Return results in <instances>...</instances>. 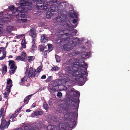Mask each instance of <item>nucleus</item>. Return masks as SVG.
Segmentation results:
<instances>
[{
	"label": "nucleus",
	"instance_id": "9d476101",
	"mask_svg": "<svg viewBox=\"0 0 130 130\" xmlns=\"http://www.w3.org/2000/svg\"><path fill=\"white\" fill-rule=\"evenodd\" d=\"M66 18V16L65 15H62L60 16H58L56 18L57 22L61 23L63 24Z\"/></svg>",
	"mask_w": 130,
	"mask_h": 130
},
{
	"label": "nucleus",
	"instance_id": "774afa93",
	"mask_svg": "<svg viewBox=\"0 0 130 130\" xmlns=\"http://www.w3.org/2000/svg\"><path fill=\"white\" fill-rule=\"evenodd\" d=\"M2 100V98L1 96L0 95V101H1Z\"/></svg>",
	"mask_w": 130,
	"mask_h": 130
},
{
	"label": "nucleus",
	"instance_id": "6e6552de",
	"mask_svg": "<svg viewBox=\"0 0 130 130\" xmlns=\"http://www.w3.org/2000/svg\"><path fill=\"white\" fill-rule=\"evenodd\" d=\"M61 81L59 79H56L54 81V83H56V84H54L52 85V87L51 88L52 90L54 91H58L59 90V86L61 85Z\"/></svg>",
	"mask_w": 130,
	"mask_h": 130
},
{
	"label": "nucleus",
	"instance_id": "cd10ccee",
	"mask_svg": "<svg viewBox=\"0 0 130 130\" xmlns=\"http://www.w3.org/2000/svg\"><path fill=\"white\" fill-rule=\"evenodd\" d=\"M27 60L29 62L32 61L35 59V57L34 56H29L27 57Z\"/></svg>",
	"mask_w": 130,
	"mask_h": 130
},
{
	"label": "nucleus",
	"instance_id": "2f4dec72",
	"mask_svg": "<svg viewBox=\"0 0 130 130\" xmlns=\"http://www.w3.org/2000/svg\"><path fill=\"white\" fill-rule=\"evenodd\" d=\"M18 14V16H19V17H21L22 18H24L26 16L25 14L24 13H19ZM16 16L17 17L18 16L17 14L16 15Z\"/></svg>",
	"mask_w": 130,
	"mask_h": 130
},
{
	"label": "nucleus",
	"instance_id": "0e129e2a",
	"mask_svg": "<svg viewBox=\"0 0 130 130\" xmlns=\"http://www.w3.org/2000/svg\"><path fill=\"white\" fill-rule=\"evenodd\" d=\"M32 106L33 107H35L36 106V105L35 104H33L32 105Z\"/></svg>",
	"mask_w": 130,
	"mask_h": 130
},
{
	"label": "nucleus",
	"instance_id": "423d86ee",
	"mask_svg": "<svg viewBox=\"0 0 130 130\" xmlns=\"http://www.w3.org/2000/svg\"><path fill=\"white\" fill-rule=\"evenodd\" d=\"M54 114L52 115L51 116H49L48 120V121L54 124H57V126L58 125L60 124L61 123H62L61 122V121L60 120L62 121L63 117H60L59 118L58 117H56L54 115Z\"/></svg>",
	"mask_w": 130,
	"mask_h": 130
},
{
	"label": "nucleus",
	"instance_id": "338daca9",
	"mask_svg": "<svg viewBox=\"0 0 130 130\" xmlns=\"http://www.w3.org/2000/svg\"><path fill=\"white\" fill-rule=\"evenodd\" d=\"M4 48L3 47H0V49L1 50H2L3 49H4Z\"/></svg>",
	"mask_w": 130,
	"mask_h": 130
},
{
	"label": "nucleus",
	"instance_id": "c756f323",
	"mask_svg": "<svg viewBox=\"0 0 130 130\" xmlns=\"http://www.w3.org/2000/svg\"><path fill=\"white\" fill-rule=\"evenodd\" d=\"M85 54L84 55H82V57L84 59H86L89 56L90 54V53L89 52L87 53H85Z\"/></svg>",
	"mask_w": 130,
	"mask_h": 130
},
{
	"label": "nucleus",
	"instance_id": "a878e982",
	"mask_svg": "<svg viewBox=\"0 0 130 130\" xmlns=\"http://www.w3.org/2000/svg\"><path fill=\"white\" fill-rule=\"evenodd\" d=\"M7 71V68L6 65H4L2 69V74L3 75L5 74Z\"/></svg>",
	"mask_w": 130,
	"mask_h": 130
},
{
	"label": "nucleus",
	"instance_id": "a18cd8bd",
	"mask_svg": "<svg viewBox=\"0 0 130 130\" xmlns=\"http://www.w3.org/2000/svg\"><path fill=\"white\" fill-rule=\"evenodd\" d=\"M62 95V93L60 92H58L57 93V96L59 98H60Z\"/></svg>",
	"mask_w": 130,
	"mask_h": 130
},
{
	"label": "nucleus",
	"instance_id": "e433bc0d",
	"mask_svg": "<svg viewBox=\"0 0 130 130\" xmlns=\"http://www.w3.org/2000/svg\"><path fill=\"white\" fill-rule=\"evenodd\" d=\"M52 79V76H50L48 77L45 80L46 82H48L51 81Z\"/></svg>",
	"mask_w": 130,
	"mask_h": 130
},
{
	"label": "nucleus",
	"instance_id": "a19ab883",
	"mask_svg": "<svg viewBox=\"0 0 130 130\" xmlns=\"http://www.w3.org/2000/svg\"><path fill=\"white\" fill-rule=\"evenodd\" d=\"M6 110H4V108H2L0 110V114H5L6 112Z\"/></svg>",
	"mask_w": 130,
	"mask_h": 130
},
{
	"label": "nucleus",
	"instance_id": "13d9d810",
	"mask_svg": "<svg viewBox=\"0 0 130 130\" xmlns=\"http://www.w3.org/2000/svg\"><path fill=\"white\" fill-rule=\"evenodd\" d=\"M20 20V21H22V22H27V20L25 19H22V20Z\"/></svg>",
	"mask_w": 130,
	"mask_h": 130
},
{
	"label": "nucleus",
	"instance_id": "c9c22d12",
	"mask_svg": "<svg viewBox=\"0 0 130 130\" xmlns=\"http://www.w3.org/2000/svg\"><path fill=\"white\" fill-rule=\"evenodd\" d=\"M49 2L52 5L53 3H58V0H50Z\"/></svg>",
	"mask_w": 130,
	"mask_h": 130
},
{
	"label": "nucleus",
	"instance_id": "6e6d98bb",
	"mask_svg": "<svg viewBox=\"0 0 130 130\" xmlns=\"http://www.w3.org/2000/svg\"><path fill=\"white\" fill-rule=\"evenodd\" d=\"M46 78V76L45 75H43L41 77V79H44Z\"/></svg>",
	"mask_w": 130,
	"mask_h": 130
},
{
	"label": "nucleus",
	"instance_id": "f03ea898",
	"mask_svg": "<svg viewBox=\"0 0 130 130\" xmlns=\"http://www.w3.org/2000/svg\"><path fill=\"white\" fill-rule=\"evenodd\" d=\"M79 102V100L76 99L69 100L68 102V104L65 103L60 104L58 106V111L59 113L66 114H78Z\"/></svg>",
	"mask_w": 130,
	"mask_h": 130
},
{
	"label": "nucleus",
	"instance_id": "aec40b11",
	"mask_svg": "<svg viewBox=\"0 0 130 130\" xmlns=\"http://www.w3.org/2000/svg\"><path fill=\"white\" fill-rule=\"evenodd\" d=\"M36 30L33 28H32L30 30V35L32 37L33 40L36 37Z\"/></svg>",
	"mask_w": 130,
	"mask_h": 130
},
{
	"label": "nucleus",
	"instance_id": "4c0bfd02",
	"mask_svg": "<svg viewBox=\"0 0 130 130\" xmlns=\"http://www.w3.org/2000/svg\"><path fill=\"white\" fill-rule=\"evenodd\" d=\"M43 112L42 111L41 109H39L38 110L36 111V112H34L33 114H43Z\"/></svg>",
	"mask_w": 130,
	"mask_h": 130
},
{
	"label": "nucleus",
	"instance_id": "9b49d317",
	"mask_svg": "<svg viewBox=\"0 0 130 130\" xmlns=\"http://www.w3.org/2000/svg\"><path fill=\"white\" fill-rule=\"evenodd\" d=\"M66 4L65 3L61 2L57 7L58 11H60V12H62V11L64 10L66 8Z\"/></svg>",
	"mask_w": 130,
	"mask_h": 130
},
{
	"label": "nucleus",
	"instance_id": "ea45409f",
	"mask_svg": "<svg viewBox=\"0 0 130 130\" xmlns=\"http://www.w3.org/2000/svg\"><path fill=\"white\" fill-rule=\"evenodd\" d=\"M59 69V68L57 67H53L52 69L51 70L52 71H58Z\"/></svg>",
	"mask_w": 130,
	"mask_h": 130
},
{
	"label": "nucleus",
	"instance_id": "4be33fe9",
	"mask_svg": "<svg viewBox=\"0 0 130 130\" xmlns=\"http://www.w3.org/2000/svg\"><path fill=\"white\" fill-rule=\"evenodd\" d=\"M35 42L34 39H33L32 41V47L30 48V51L32 53H34V51L36 50V47L35 45Z\"/></svg>",
	"mask_w": 130,
	"mask_h": 130
},
{
	"label": "nucleus",
	"instance_id": "bf43d9fd",
	"mask_svg": "<svg viewBox=\"0 0 130 130\" xmlns=\"http://www.w3.org/2000/svg\"><path fill=\"white\" fill-rule=\"evenodd\" d=\"M21 45L22 46V47L24 48H25L26 47V46L25 45V44H24L23 43H22V44H21Z\"/></svg>",
	"mask_w": 130,
	"mask_h": 130
},
{
	"label": "nucleus",
	"instance_id": "e2e57ef3",
	"mask_svg": "<svg viewBox=\"0 0 130 130\" xmlns=\"http://www.w3.org/2000/svg\"><path fill=\"white\" fill-rule=\"evenodd\" d=\"M31 110H30L29 109L26 110V112H29L31 111Z\"/></svg>",
	"mask_w": 130,
	"mask_h": 130
},
{
	"label": "nucleus",
	"instance_id": "09e8293b",
	"mask_svg": "<svg viewBox=\"0 0 130 130\" xmlns=\"http://www.w3.org/2000/svg\"><path fill=\"white\" fill-rule=\"evenodd\" d=\"M15 70H16L12 69V70H11L10 71V74H11V75L13 74H14V72L15 71Z\"/></svg>",
	"mask_w": 130,
	"mask_h": 130
},
{
	"label": "nucleus",
	"instance_id": "3c124183",
	"mask_svg": "<svg viewBox=\"0 0 130 130\" xmlns=\"http://www.w3.org/2000/svg\"><path fill=\"white\" fill-rule=\"evenodd\" d=\"M3 94L4 95V97L5 98L8 97V94L6 92H5Z\"/></svg>",
	"mask_w": 130,
	"mask_h": 130
},
{
	"label": "nucleus",
	"instance_id": "f3484780",
	"mask_svg": "<svg viewBox=\"0 0 130 130\" xmlns=\"http://www.w3.org/2000/svg\"><path fill=\"white\" fill-rule=\"evenodd\" d=\"M34 95L33 94L29 95L26 96L24 100V103L22 105L24 106V105H26L28 103L29 100L30 99L31 97Z\"/></svg>",
	"mask_w": 130,
	"mask_h": 130
},
{
	"label": "nucleus",
	"instance_id": "bb28decb",
	"mask_svg": "<svg viewBox=\"0 0 130 130\" xmlns=\"http://www.w3.org/2000/svg\"><path fill=\"white\" fill-rule=\"evenodd\" d=\"M16 60H19L24 61H26L25 58L19 56H17Z\"/></svg>",
	"mask_w": 130,
	"mask_h": 130
},
{
	"label": "nucleus",
	"instance_id": "393cba45",
	"mask_svg": "<svg viewBox=\"0 0 130 130\" xmlns=\"http://www.w3.org/2000/svg\"><path fill=\"white\" fill-rule=\"evenodd\" d=\"M9 9L10 10L13 12H14V13L17 12L18 11V8H15L13 5L10 6L9 7Z\"/></svg>",
	"mask_w": 130,
	"mask_h": 130
},
{
	"label": "nucleus",
	"instance_id": "412c9836",
	"mask_svg": "<svg viewBox=\"0 0 130 130\" xmlns=\"http://www.w3.org/2000/svg\"><path fill=\"white\" fill-rule=\"evenodd\" d=\"M41 42L45 43L48 41L46 35L45 34H42L41 35Z\"/></svg>",
	"mask_w": 130,
	"mask_h": 130
},
{
	"label": "nucleus",
	"instance_id": "473e14b6",
	"mask_svg": "<svg viewBox=\"0 0 130 130\" xmlns=\"http://www.w3.org/2000/svg\"><path fill=\"white\" fill-rule=\"evenodd\" d=\"M48 51L50 52L53 50V45L50 44H48Z\"/></svg>",
	"mask_w": 130,
	"mask_h": 130
},
{
	"label": "nucleus",
	"instance_id": "c85d7f7f",
	"mask_svg": "<svg viewBox=\"0 0 130 130\" xmlns=\"http://www.w3.org/2000/svg\"><path fill=\"white\" fill-rule=\"evenodd\" d=\"M55 57L57 62H59L61 61V59L60 57L58 55L56 54L55 55Z\"/></svg>",
	"mask_w": 130,
	"mask_h": 130
},
{
	"label": "nucleus",
	"instance_id": "4468645a",
	"mask_svg": "<svg viewBox=\"0 0 130 130\" xmlns=\"http://www.w3.org/2000/svg\"><path fill=\"white\" fill-rule=\"evenodd\" d=\"M57 127L59 128L58 130H69V127L63 123H61L58 125Z\"/></svg>",
	"mask_w": 130,
	"mask_h": 130
},
{
	"label": "nucleus",
	"instance_id": "8fccbe9b",
	"mask_svg": "<svg viewBox=\"0 0 130 130\" xmlns=\"http://www.w3.org/2000/svg\"><path fill=\"white\" fill-rule=\"evenodd\" d=\"M5 116V114H0V117H2L1 120V121L5 120L3 119Z\"/></svg>",
	"mask_w": 130,
	"mask_h": 130
},
{
	"label": "nucleus",
	"instance_id": "7c9ffc66",
	"mask_svg": "<svg viewBox=\"0 0 130 130\" xmlns=\"http://www.w3.org/2000/svg\"><path fill=\"white\" fill-rule=\"evenodd\" d=\"M12 86V84H10L9 86H7L6 87V91L9 93L10 92V88Z\"/></svg>",
	"mask_w": 130,
	"mask_h": 130
},
{
	"label": "nucleus",
	"instance_id": "5701e85b",
	"mask_svg": "<svg viewBox=\"0 0 130 130\" xmlns=\"http://www.w3.org/2000/svg\"><path fill=\"white\" fill-rule=\"evenodd\" d=\"M29 126L28 125L25 124L24 125V128L25 130H38L36 129V128L33 127L31 128L29 127Z\"/></svg>",
	"mask_w": 130,
	"mask_h": 130
},
{
	"label": "nucleus",
	"instance_id": "680f3d73",
	"mask_svg": "<svg viewBox=\"0 0 130 130\" xmlns=\"http://www.w3.org/2000/svg\"><path fill=\"white\" fill-rule=\"evenodd\" d=\"M3 15V13L2 12H0V17H2V16Z\"/></svg>",
	"mask_w": 130,
	"mask_h": 130
},
{
	"label": "nucleus",
	"instance_id": "c03bdc74",
	"mask_svg": "<svg viewBox=\"0 0 130 130\" xmlns=\"http://www.w3.org/2000/svg\"><path fill=\"white\" fill-rule=\"evenodd\" d=\"M7 84L8 85H9L10 84H12V82L11 79H9L7 80Z\"/></svg>",
	"mask_w": 130,
	"mask_h": 130
},
{
	"label": "nucleus",
	"instance_id": "79ce46f5",
	"mask_svg": "<svg viewBox=\"0 0 130 130\" xmlns=\"http://www.w3.org/2000/svg\"><path fill=\"white\" fill-rule=\"evenodd\" d=\"M48 51L47 50H46L43 53V55L45 58H46L47 57V52Z\"/></svg>",
	"mask_w": 130,
	"mask_h": 130
},
{
	"label": "nucleus",
	"instance_id": "58836bf2",
	"mask_svg": "<svg viewBox=\"0 0 130 130\" xmlns=\"http://www.w3.org/2000/svg\"><path fill=\"white\" fill-rule=\"evenodd\" d=\"M63 26H64L66 27V28H68L71 27V25L70 24H68L66 23L64 24Z\"/></svg>",
	"mask_w": 130,
	"mask_h": 130
},
{
	"label": "nucleus",
	"instance_id": "864d4df0",
	"mask_svg": "<svg viewBox=\"0 0 130 130\" xmlns=\"http://www.w3.org/2000/svg\"><path fill=\"white\" fill-rule=\"evenodd\" d=\"M44 47L43 46H41L40 48V50L41 51H43V50H44Z\"/></svg>",
	"mask_w": 130,
	"mask_h": 130
},
{
	"label": "nucleus",
	"instance_id": "4d7b16f0",
	"mask_svg": "<svg viewBox=\"0 0 130 130\" xmlns=\"http://www.w3.org/2000/svg\"><path fill=\"white\" fill-rule=\"evenodd\" d=\"M20 20H22V19H19L17 20L16 21V22L17 23H21L22 21H20Z\"/></svg>",
	"mask_w": 130,
	"mask_h": 130
},
{
	"label": "nucleus",
	"instance_id": "603ef678",
	"mask_svg": "<svg viewBox=\"0 0 130 130\" xmlns=\"http://www.w3.org/2000/svg\"><path fill=\"white\" fill-rule=\"evenodd\" d=\"M22 43L24 44H26V43L25 42V38H24V39H23L21 42V44H22Z\"/></svg>",
	"mask_w": 130,
	"mask_h": 130
},
{
	"label": "nucleus",
	"instance_id": "052dcab7",
	"mask_svg": "<svg viewBox=\"0 0 130 130\" xmlns=\"http://www.w3.org/2000/svg\"><path fill=\"white\" fill-rule=\"evenodd\" d=\"M26 72H25V74H27H27H26V73L28 71V67H27L26 68Z\"/></svg>",
	"mask_w": 130,
	"mask_h": 130
},
{
	"label": "nucleus",
	"instance_id": "de8ad7c7",
	"mask_svg": "<svg viewBox=\"0 0 130 130\" xmlns=\"http://www.w3.org/2000/svg\"><path fill=\"white\" fill-rule=\"evenodd\" d=\"M18 114H12V115L10 117V119H13L16 117Z\"/></svg>",
	"mask_w": 130,
	"mask_h": 130
},
{
	"label": "nucleus",
	"instance_id": "1a4fd4ad",
	"mask_svg": "<svg viewBox=\"0 0 130 130\" xmlns=\"http://www.w3.org/2000/svg\"><path fill=\"white\" fill-rule=\"evenodd\" d=\"M1 123L0 126V128L1 129L4 130L7 128L9 125L10 120H8L7 121L4 120L1 121Z\"/></svg>",
	"mask_w": 130,
	"mask_h": 130
},
{
	"label": "nucleus",
	"instance_id": "dca6fc26",
	"mask_svg": "<svg viewBox=\"0 0 130 130\" xmlns=\"http://www.w3.org/2000/svg\"><path fill=\"white\" fill-rule=\"evenodd\" d=\"M79 95H80V94L78 92L72 89L70 90V95L71 97H76Z\"/></svg>",
	"mask_w": 130,
	"mask_h": 130
},
{
	"label": "nucleus",
	"instance_id": "a211bd4d",
	"mask_svg": "<svg viewBox=\"0 0 130 130\" xmlns=\"http://www.w3.org/2000/svg\"><path fill=\"white\" fill-rule=\"evenodd\" d=\"M8 64L9 66L11 64L10 67V69L16 70L17 68V67L16 66H15V64L13 60L9 61Z\"/></svg>",
	"mask_w": 130,
	"mask_h": 130
},
{
	"label": "nucleus",
	"instance_id": "ddd939ff",
	"mask_svg": "<svg viewBox=\"0 0 130 130\" xmlns=\"http://www.w3.org/2000/svg\"><path fill=\"white\" fill-rule=\"evenodd\" d=\"M55 11L53 10L52 9H49L48 10V11L47 12L46 17L48 19L50 18H51L54 16L56 13H54Z\"/></svg>",
	"mask_w": 130,
	"mask_h": 130
},
{
	"label": "nucleus",
	"instance_id": "6ab92c4d",
	"mask_svg": "<svg viewBox=\"0 0 130 130\" xmlns=\"http://www.w3.org/2000/svg\"><path fill=\"white\" fill-rule=\"evenodd\" d=\"M57 127L55 125H49L47 126V130H58L59 128Z\"/></svg>",
	"mask_w": 130,
	"mask_h": 130
},
{
	"label": "nucleus",
	"instance_id": "37998d69",
	"mask_svg": "<svg viewBox=\"0 0 130 130\" xmlns=\"http://www.w3.org/2000/svg\"><path fill=\"white\" fill-rule=\"evenodd\" d=\"M24 107V105H22L20 108L18 109L15 111V113H18L21 110L22 108Z\"/></svg>",
	"mask_w": 130,
	"mask_h": 130
},
{
	"label": "nucleus",
	"instance_id": "5fc2aeb1",
	"mask_svg": "<svg viewBox=\"0 0 130 130\" xmlns=\"http://www.w3.org/2000/svg\"><path fill=\"white\" fill-rule=\"evenodd\" d=\"M77 21L76 19H74L72 20V22L73 24L75 23Z\"/></svg>",
	"mask_w": 130,
	"mask_h": 130
},
{
	"label": "nucleus",
	"instance_id": "72a5a7b5",
	"mask_svg": "<svg viewBox=\"0 0 130 130\" xmlns=\"http://www.w3.org/2000/svg\"><path fill=\"white\" fill-rule=\"evenodd\" d=\"M43 106L44 109L46 111L48 110V104L46 102L44 103Z\"/></svg>",
	"mask_w": 130,
	"mask_h": 130
},
{
	"label": "nucleus",
	"instance_id": "0eeeda50",
	"mask_svg": "<svg viewBox=\"0 0 130 130\" xmlns=\"http://www.w3.org/2000/svg\"><path fill=\"white\" fill-rule=\"evenodd\" d=\"M35 2L36 3V8L38 9L43 10L44 11H47V10L48 9L47 3L46 2L45 3V2H44V3L42 4V0H37V1Z\"/></svg>",
	"mask_w": 130,
	"mask_h": 130
},
{
	"label": "nucleus",
	"instance_id": "f8f14e48",
	"mask_svg": "<svg viewBox=\"0 0 130 130\" xmlns=\"http://www.w3.org/2000/svg\"><path fill=\"white\" fill-rule=\"evenodd\" d=\"M20 5L22 6H27L30 7H31L32 5V1L31 0H27L26 1H22L21 2Z\"/></svg>",
	"mask_w": 130,
	"mask_h": 130
},
{
	"label": "nucleus",
	"instance_id": "39448f33",
	"mask_svg": "<svg viewBox=\"0 0 130 130\" xmlns=\"http://www.w3.org/2000/svg\"><path fill=\"white\" fill-rule=\"evenodd\" d=\"M42 68V66H40L37 68V71L36 69H33L32 67H30L28 70L29 71L28 74V78L30 79V78L37 77Z\"/></svg>",
	"mask_w": 130,
	"mask_h": 130
},
{
	"label": "nucleus",
	"instance_id": "7ed1b4c3",
	"mask_svg": "<svg viewBox=\"0 0 130 130\" xmlns=\"http://www.w3.org/2000/svg\"><path fill=\"white\" fill-rule=\"evenodd\" d=\"M71 34L70 32V30L68 29L61 31L59 32V35H61L62 36H63L65 37L64 38V40L68 42L63 46V48L65 50H70L73 49L75 46L73 44V42H75L72 36H70L68 37H64L70 35Z\"/></svg>",
	"mask_w": 130,
	"mask_h": 130
},
{
	"label": "nucleus",
	"instance_id": "49530a36",
	"mask_svg": "<svg viewBox=\"0 0 130 130\" xmlns=\"http://www.w3.org/2000/svg\"><path fill=\"white\" fill-rule=\"evenodd\" d=\"M21 55L22 56L26 57L27 54L25 52H22L21 54Z\"/></svg>",
	"mask_w": 130,
	"mask_h": 130
},
{
	"label": "nucleus",
	"instance_id": "20e7f679",
	"mask_svg": "<svg viewBox=\"0 0 130 130\" xmlns=\"http://www.w3.org/2000/svg\"><path fill=\"white\" fill-rule=\"evenodd\" d=\"M78 114H60V116L63 117L62 121H64L66 122V123H63L66 126L69 127V130L70 128H73L76 125V123L75 120V118L74 116L77 115L78 116Z\"/></svg>",
	"mask_w": 130,
	"mask_h": 130
},
{
	"label": "nucleus",
	"instance_id": "2eb2a0df",
	"mask_svg": "<svg viewBox=\"0 0 130 130\" xmlns=\"http://www.w3.org/2000/svg\"><path fill=\"white\" fill-rule=\"evenodd\" d=\"M68 15L69 17L72 18H77L78 17L77 13L73 10H70L69 11Z\"/></svg>",
	"mask_w": 130,
	"mask_h": 130
},
{
	"label": "nucleus",
	"instance_id": "69168bd1",
	"mask_svg": "<svg viewBox=\"0 0 130 130\" xmlns=\"http://www.w3.org/2000/svg\"><path fill=\"white\" fill-rule=\"evenodd\" d=\"M35 116H38L40 115H41L42 114H34Z\"/></svg>",
	"mask_w": 130,
	"mask_h": 130
},
{
	"label": "nucleus",
	"instance_id": "b1692460",
	"mask_svg": "<svg viewBox=\"0 0 130 130\" xmlns=\"http://www.w3.org/2000/svg\"><path fill=\"white\" fill-rule=\"evenodd\" d=\"M27 78L25 76L22 77L21 79V82L19 83L20 84L22 85L25 84V82L27 80Z\"/></svg>",
	"mask_w": 130,
	"mask_h": 130
},
{
	"label": "nucleus",
	"instance_id": "f257e3e1",
	"mask_svg": "<svg viewBox=\"0 0 130 130\" xmlns=\"http://www.w3.org/2000/svg\"><path fill=\"white\" fill-rule=\"evenodd\" d=\"M73 67L68 66L67 70L69 73L73 70L74 72L72 74V76L75 77V79L70 80L73 84L79 83L81 85H83L87 80L86 76L88 73L87 72L88 65L85 62L82 60H78L73 63Z\"/></svg>",
	"mask_w": 130,
	"mask_h": 130
},
{
	"label": "nucleus",
	"instance_id": "f704fd0d",
	"mask_svg": "<svg viewBox=\"0 0 130 130\" xmlns=\"http://www.w3.org/2000/svg\"><path fill=\"white\" fill-rule=\"evenodd\" d=\"M3 56L0 57V60H2L4 59L6 56V53L5 51H3Z\"/></svg>",
	"mask_w": 130,
	"mask_h": 130
}]
</instances>
